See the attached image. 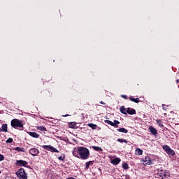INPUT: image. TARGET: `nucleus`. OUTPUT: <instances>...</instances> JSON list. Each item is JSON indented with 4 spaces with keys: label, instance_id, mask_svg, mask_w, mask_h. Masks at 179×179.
I'll use <instances>...</instances> for the list:
<instances>
[{
    "label": "nucleus",
    "instance_id": "22",
    "mask_svg": "<svg viewBox=\"0 0 179 179\" xmlns=\"http://www.w3.org/2000/svg\"><path fill=\"white\" fill-rule=\"evenodd\" d=\"M117 132H122V134H128V130L125 128L117 129Z\"/></svg>",
    "mask_w": 179,
    "mask_h": 179
},
{
    "label": "nucleus",
    "instance_id": "26",
    "mask_svg": "<svg viewBox=\"0 0 179 179\" xmlns=\"http://www.w3.org/2000/svg\"><path fill=\"white\" fill-rule=\"evenodd\" d=\"M117 142H120V143H128V141L124 138H118L117 140Z\"/></svg>",
    "mask_w": 179,
    "mask_h": 179
},
{
    "label": "nucleus",
    "instance_id": "14",
    "mask_svg": "<svg viewBox=\"0 0 179 179\" xmlns=\"http://www.w3.org/2000/svg\"><path fill=\"white\" fill-rule=\"evenodd\" d=\"M120 110V113H122V114H124V115H127V114L128 113V109L127 110V108H125V106H121Z\"/></svg>",
    "mask_w": 179,
    "mask_h": 179
},
{
    "label": "nucleus",
    "instance_id": "4",
    "mask_svg": "<svg viewBox=\"0 0 179 179\" xmlns=\"http://www.w3.org/2000/svg\"><path fill=\"white\" fill-rule=\"evenodd\" d=\"M16 176L17 178L19 179H27V173H26V171H24V169L20 168L18 169V171L16 172Z\"/></svg>",
    "mask_w": 179,
    "mask_h": 179
},
{
    "label": "nucleus",
    "instance_id": "40",
    "mask_svg": "<svg viewBox=\"0 0 179 179\" xmlns=\"http://www.w3.org/2000/svg\"><path fill=\"white\" fill-rule=\"evenodd\" d=\"M0 137H1V134H0Z\"/></svg>",
    "mask_w": 179,
    "mask_h": 179
},
{
    "label": "nucleus",
    "instance_id": "30",
    "mask_svg": "<svg viewBox=\"0 0 179 179\" xmlns=\"http://www.w3.org/2000/svg\"><path fill=\"white\" fill-rule=\"evenodd\" d=\"M3 160H5V157L3 155L0 154V162H3Z\"/></svg>",
    "mask_w": 179,
    "mask_h": 179
},
{
    "label": "nucleus",
    "instance_id": "35",
    "mask_svg": "<svg viewBox=\"0 0 179 179\" xmlns=\"http://www.w3.org/2000/svg\"><path fill=\"white\" fill-rule=\"evenodd\" d=\"M6 179H13L11 177L7 176L6 177Z\"/></svg>",
    "mask_w": 179,
    "mask_h": 179
},
{
    "label": "nucleus",
    "instance_id": "32",
    "mask_svg": "<svg viewBox=\"0 0 179 179\" xmlns=\"http://www.w3.org/2000/svg\"><path fill=\"white\" fill-rule=\"evenodd\" d=\"M121 97H122V99H124L125 100H128V96L127 95H121Z\"/></svg>",
    "mask_w": 179,
    "mask_h": 179
},
{
    "label": "nucleus",
    "instance_id": "28",
    "mask_svg": "<svg viewBox=\"0 0 179 179\" xmlns=\"http://www.w3.org/2000/svg\"><path fill=\"white\" fill-rule=\"evenodd\" d=\"M122 169H124V170H128V169H129V166L128 165V163H124L122 164Z\"/></svg>",
    "mask_w": 179,
    "mask_h": 179
},
{
    "label": "nucleus",
    "instance_id": "24",
    "mask_svg": "<svg viewBox=\"0 0 179 179\" xmlns=\"http://www.w3.org/2000/svg\"><path fill=\"white\" fill-rule=\"evenodd\" d=\"M92 149L96 150V152H103V149L98 146H92Z\"/></svg>",
    "mask_w": 179,
    "mask_h": 179
},
{
    "label": "nucleus",
    "instance_id": "6",
    "mask_svg": "<svg viewBox=\"0 0 179 179\" xmlns=\"http://www.w3.org/2000/svg\"><path fill=\"white\" fill-rule=\"evenodd\" d=\"M41 148H43V149H45V150H48L49 152H52L53 153H59V151L52 145H42Z\"/></svg>",
    "mask_w": 179,
    "mask_h": 179
},
{
    "label": "nucleus",
    "instance_id": "8",
    "mask_svg": "<svg viewBox=\"0 0 179 179\" xmlns=\"http://www.w3.org/2000/svg\"><path fill=\"white\" fill-rule=\"evenodd\" d=\"M143 164L146 166V165H150L152 164V158H150V156H145V158H143Z\"/></svg>",
    "mask_w": 179,
    "mask_h": 179
},
{
    "label": "nucleus",
    "instance_id": "16",
    "mask_svg": "<svg viewBox=\"0 0 179 179\" xmlns=\"http://www.w3.org/2000/svg\"><path fill=\"white\" fill-rule=\"evenodd\" d=\"M149 129L151 134H152L153 135H157V129H156V128L153 127H150Z\"/></svg>",
    "mask_w": 179,
    "mask_h": 179
},
{
    "label": "nucleus",
    "instance_id": "10",
    "mask_svg": "<svg viewBox=\"0 0 179 179\" xmlns=\"http://www.w3.org/2000/svg\"><path fill=\"white\" fill-rule=\"evenodd\" d=\"M29 153L31 155V156H37L38 153H40V151L37 148H31L29 150Z\"/></svg>",
    "mask_w": 179,
    "mask_h": 179
},
{
    "label": "nucleus",
    "instance_id": "21",
    "mask_svg": "<svg viewBox=\"0 0 179 179\" xmlns=\"http://www.w3.org/2000/svg\"><path fill=\"white\" fill-rule=\"evenodd\" d=\"M1 131H2V132H8V124H2Z\"/></svg>",
    "mask_w": 179,
    "mask_h": 179
},
{
    "label": "nucleus",
    "instance_id": "5",
    "mask_svg": "<svg viewBox=\"0 0 179 179\" xmlns=\"http://www.w3.org/2000/svg\"><path fill=\"white\" fill-rule=\"evenodd\" d=\"M162 148L165 150V152L170 156H174L176 155V152H174V150H173V149L170 148V146L164 145L162 146Z\"/></svg>",
    "mask_w": 179,
    "mask_h": 179
},
{
    "label": "nucleus",
    "instance_id": "2",
    "mask_svg": "<svg viewBox=\"0 0 179 179\" xmlns=\"http://www.w3.org/2000/svg\"><path fill=\"white\" fill-rule=\"evenodd\" d=\"M11 127L13 128H15V129H17L19 128L20 131H23V122L22 120H20L19 119H13L11 120Z\"/></svg>",
    "mask_w": 179,
    "mask_h": 179
},
{
    "label": "nucleus",
    "instance_id": "19",
    "mask_svg": "<svg viewBox=\"0 0 179 179\" xmlns=\"http://www.w3.org/2000/svg\"><path fill=\"white\" fill-rule=\"evenodd\" d=\"M93 163H94V162H93V161H89V162H86L85 163L86 170H87L89 169V167H90V166H93Z\"/></svg>",
    "mask_w": 179,
    "mask_h": 179
},
{
    "label": "nucleus",
    "instance_id": "36",
    "mask_svg": "<svg viewBox=\"0 0 179 179\" xmlns=\"http://www.w3.org/2000/svg\"><path fill=\"white\" fill-rule=\"evenodd\" d=\"M62 117H69V115L67 114V115H62Z\"/></svg>",
    "mask_w": 179,
    "mask_h": 179
},
{
    "label": "nucleus",
    "instance_id": "11",
    "mask_svg": "<svg viewBox=\"0 0 179 179\" xmlns=\"http://www.w3.org/2000/svg\"><path fill=\"white\" fill-rule=\"evenodd\" d=\"M29 135L32 138H35L36 139H38L40 138V134H37L35 131H29L28 132Z\"/></svg>",
    "mask_w": 179,
    "mask_h": 179
},
{
    "label": "nucleus",
    "instance_id": "17",
    "mask_svg": "<svg viewBox=\"0 0 179 179\" xmlns=\"http://www.w3.org/2000/svg\"><path fill=\"white\" fill-rule=\"evenodd\" d=\"M135 155H136V156H142V155H143V150L141 148H137Z\"/></svg>",
    "mask_w": 179,
    "mask_h": 179
},
{
    "label": "nucleus",
    "instance_id": "12",
    "mask_svg": "<svg viewBox=\"0 0 179 179\" xmlns=\"http://www.w3.org/2000/svg\"><path fill=\"white\" fill-rule=\"evenodd\" d=\"M121 162V159L117 157L111 160L112 164H115V166H117V164H120Z\"/></svg>",
    "mask_w": 179,
    "mask_h": 179
},
{
    "label": "nucleus",
    "instance_id": "7",
    "mask_svg": "<svg viewBox=\"0 0 179 179\" xmlns=\"http://www.w3.org/2000/svg\"><path fill=\"white\" fill-rule=\"evenodd\" d=\"M105 124H108V125H111V127H114V128H118V124H120V121L114 120L113 122L111 120H104Z\"/></svg>",
    "mask_w": 179,
    "mask_h": 179
},
{
    "label": "nucleus",
    "instance_id": "13",
    "mask_svg": "<svg viewBox=\"0 0 179 179\" xmlns=\"http://www.w3.org/2000/svg\"><path fill=\"white\" fill-rule=\"evenodd\" d=\"M127 114H129V115H134V114H136V110L134 108H128Z\"/></svg>",
    "mask_w": 179,
    "mask_h": 179
},
{
    "label": "nucleus",
    "instance_id": "3",
    "mask_svg": "<svg viewBox=\"0 0 179 179\" xmlns=\"http://www.w3.org/2000/svg\"><path fill=\"white\" fill-rule=\"evenodd\" d=\"M157 177L160 179H167L170 177V173L160 168L157 169Z\"/></svg>",
    "mask_w": 179,
    "mask_h": 179
},
{
    "label": "nucleus",
    "instance_id": "34",
    "mask_svg": "<svg viewBox=\"0 0 179 179\" xmlns=\"http://www.w3.org/2000/svg\"><path fill=\"white\" fill-rule=\"evenodd\" d=\"M100 104L106 105V103H104L103 101H100Z\"/></svg>",
    "mask_w": 179,
    "mask_h": 179
},
{
    "label": "nucleus",
    "instance_id": "9",
    "mask_svg": "<svg viewBox=\"0 0 179 179\" xmlns=\"http://www.w3.org/2000/svg\"><path fill=\"white\" fill-rule=\"evenodd\" d=\"M15 164L16 166H19L20 167H26V166L29 164V162L24 160H17Z\"/></svg>",
    "mask_w": 179,
    "mask_h": 179
},
{
    "label": "nucleus",
    "instance_id": "37",
    "mask_svg": "<svg viewBox=\"0 0 179 179\" xmlns=\"http://www.w3.org/2000/svg\"><path fill=\"white\" fill-rule=\"evenodd\" d=\"M176 82H177L178 83H179V79H178V80H176Z\"/></svg>",
    "mask_w": 179,
    "mask_h": 179
},
{
    "label": "nucleus",
    "instance_id": "23",
    "mask_svg": "<svg viewBox=\"0 0 179 179\" xmlns=\"http://www.w3.org/2000/svg\"><path fill=\"white\" fill-rule=\"evenodd\" d=\"M87 125V127H90V128H92V129H97V124H94L93 123H89Z\"/></svg>",
    "mask_w": 179,
    "mask_h": 179
},
{
    "label": "nucleus",
    "instance_id": "20",
    "mask_svg": "<svg viewBox=\"0 0 179 179\" xmlns=\"http://www.w3.org/2000/svg\"><path fill=\"white\" fill-rule=\"evenodd\" d=\"M129 99L130 101H133L134 103H139V101H141L139 98H134L132 96H129Z\"/></svg>",
    "mask_w": 179,
    "mask_h": 179
},
{
    "label": "nucleus",
    "instance_id": "18",
    "mask_svg": "<svg viewBox=\"0 0 179 179\" xmlns=\"http://www.w3.org/2000/svg\"><path fill=\"white\" fill-rule=\"evenodd\" d=\"M36 129L42 132H47V128L44 127V126H37Z\"/></svg>",
    "mask_w": 179,
    "mask_h": 179
},
{
    "label": "nucleus",
    "instance_id": "27",
    "mask_svg": "<svg viewBox=\"0 0 179 179\" xmlns=\"http://www.w3.org/2000/svg\"><path fill=\"white\" fill-rule=\"evenodd\" d=\"M14 150H16L17 152H24V148L17 147L14 148Z\"/></svg>",
    "mask_w": 179,
    "mask_h": 179
},
{
    "label": "nucleus",
    "instance_id": "15",
    "mask_svg": "<svg viewBox=\"0 0 179 179\" xmlns=\"http://www.w3.org/2000/svg\"><path fill=\"white\" fill-rule=\"evenodd\" d=\"M69 128H71L72 129H76L78 127H76V122H71L69 123Z\"/></svg>",
    "mask_w": 179,
    "mask_h": 179
},
{
    "label": "nucleus",
    "instance_id": "31",
    "mask_svg": "<svg viewBox=\"0 0 179 179\" xmlns=\"http://www.w3.org/2000/svg\"><path fill=\"white\" fill-rule=\"evenodd\" d=\"M59 160H61L62 162H64V160H65V156L59 157Z\"/></svg>",
    "mask_w": 179,
    "mask_h": 179
},
{
    "label": "nucleus",
    "instance_id": "38",
    "mask_svg": "<svg viewBox=\"0 0 179 179\" xmlns=\"http://www.w3.org/2000/svg\"><path fill=\"white\" fill-rule=\"evenodd\" d=\"M0 132H2V129L0 128Z\"/></svg>",
    "mask_w": 179,
    "mask_h": 179
},
{
    "label": "nucleus",
    "instance_id": "1",
    "mask_svg": "<svg viewBox=\"0 0 179 179\" xmlns=\"http://www.w3.org/2000/svg\"><path fill=\"white\" fill-rule=\"evenodd\" d=\"M73 156L77 159H81V160H87L90 157V150L86 147H78L73 152Z\"/></svg>",
    "mask_w": 179,
    "mask_h": 179
},
{
    "label": "nucleus",
    "instance_id": "25",
    "mask_svg": "<svg viewBox=\"0 0 179 179\" xmlns=\"http://www.w3.org/2000/svg\"><path fill=\"white\" fill-rule=\"evenodd\" d=\"M156 122L160 128H163V127H164L163 122H162V120L160 119L157 120Z\"/></svg>",
    "mask_w": 179,
    "mask_h": 179
},
{
    "label": "nucleus",
    "instance_id": "39",
    "mask_svg": "<svg viewBox=\"0 0 179 179\" xmlns=\"http://www.w3.org/2000/svg\"><path fill=\"white\" fill-rule=\"evenodd\" d=\"M2 173V171H0V174Z\"/></svg>",
    "mask_w": 179,
    "mask_h": 179
},
{
    "label": "nucleus",
    "instance_id": "33",
    "mask_svg": "<svg viewBox=\"0 0 179 179\" xmlns=\"http://www.w3.org/2000/svg\"><path fill=\"white\" fill-rule=\"evenodd\" d=\"M162 108L163 110H167V106L164 105V104H162Z\"/></svg>",
    "mask_w": 179,
    "mask_h": 179
},
{
    "label": "nucleus",
    "instance_id": "29",
    "mask_svg": "<svg viewBox=\"0 0 179 179\" xmlns=\"http://www.w3.org/2000/svg\"><path fill=\"white\" fill-rule=\"evenodd\" d=\"M6 143H12V142H13V138H8L6 141Z\"/></svg>",
    "mask_w": 179,
    "mask_h": 179
}]
</instances>
